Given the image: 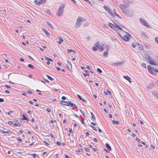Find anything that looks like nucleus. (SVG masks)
I'll list each match as a JSON object with an SVG mask.
<instances>
[{
  "label": "nucleus",
  "instance_id": "f257e3e1",
  "mask_svg": "<svg viewBox=\"0 0 158 158\" xmlns=\"http://www.w3.org/2000/svg\"><path fill=\"white\" fill-rule=\"evenodd\" d=\"M65 6L64 4H61L58 9L57 12L56 13V15L59 17H61L62 16L64 12V8Z\"/></svg>",
  "mask_w": 158,
  "mask_h": 158
},
{
  "label": "nucleus",
  "instance_id": "f03ea898",
  "mask_svg": "<svg viewBox=\"0 0 158 158\" xmlns=\"http://www.w3.org/2000/svg\"><path fill=\"white\" fill-rule=\"evenodd\" d=\"M85 20L82 17L79 16L77 19L76 21L75 27L76 28H77L80 27L82 24V22L84 21Z\"/></svg>",
  "mask_w": 158,
  "mask_h": 158
},
{
  "label": "nucleus",
  "instance_id": "7ed1b4c3",
  "mask_svg": "<svg viewBox=\"0 0 158 158\" xmlns=\"http://www.w3.org/2000/svg\"><path fill=\"white\" fill-rule=\"evenodd\" d=\"M131 35L128 33H127L126 35H124L122 38L123 40L125 41H128L131 38Z\"/></svg>",
  "mask_w": 158,
  "mask_h": 158
},
{
  "label": "nucleus",
  "instance_id": "20e7f679",
  "mask_svg": "<svg viewBox=\"0 0 158 158\" xmlns=\"http://www.w3.org/2000/svg\"><path fill=\"white\" fill-rule=\"evenodd\" d=\"M140 22L143 25L145 26L146 27L150 28L151 26L150 25H149L148 23L145 21L143 19H140Z\"/></svg>",
  "mask_w": 158,
  "mask_h": 158
},
{
  "label": "nucleus",
  "instance_id": "39448f33",
  "mask_svg": "<svg viewBox=\"0 0 158 158\" xmlns=\"http://www.w3.org/2000/svg\"><path fill=\"white\" fill-rule=\"evenodd\" d=\"M100 45L99 42L98 41L95 44L94 46L92 48V51H96L98 50Z\"/></svg>",
  "mask_w": 158,
  "mask_h": 158
},
{
  "label": "nucleus",
  "instance_id": "423d86ee",
  "mask_svg": "<svg viewBox=\"0 0 158 158\" xmlns=\"http://www.w3.org/2000/svg\"><path fill=\"white\" fill-rule=\"evenodd\" d=\"M103 8L106 11H107L108 13L110 14L112 17H113L114 16V14L111 11V10L107 7L104 6Z\"/></svg>",
  "mask_w": 158,
  "mask_h": 158
},
{
  "label": "nucleus",
  "instance_id": "0eeeda50",
  "mask_svg": "<svg viewBox=\"0 0 158 158\" xmlns=\"http://www.w3.org/2000/svg\"><path fill=\"white\" fill-rule=\"evenodd\" d=\"M66 67L69 70H71L72 69V65L70 63L69 61L68 60H67V63L66 64Z\"/></svg>",
  "mask_w": 158,
  "mask_h": 158
},
{
  "label": "nucleus",
  "instance_id": "6e6552de",
  "mask_svg": "<svg viewBox=\"0 0 158 158\" xmlns=\"http://www.w3.org/2000/svg\"><path fill=\"white\" fill-rule=\"evenodd\" d=\"M154 85V84L152 83L149 84L146 86L147 89L148 90H149L150 89L153 87Z\"/></svg>",
  "mask_w": 158,
  "mask_h": 158
},
{
  "label": "nucleus",
  "instance_id": "1a4fd4ad",
  "mask_svg": "<svg viewBox=\"0 0 158 158\" xmlns=\"http://www.w3.org/2000/svg\"><path fill=\"white\" fill-rule=\"evenodd\" d=\"M148 60L150 64L152 65H156V64L155 63L152 58H149L148 59Z\"/></svg>",
  "mask_w": 158,
  "mask_h": 158
},
{
  "label": "nucleus",
  "instance_id": "9d476101",
  "mask_svg": "<svg viewBox=\"0 0 158 158\" xmlns=\"http://www.w3.org/2000/svg\"><path fill=\"white\" fill-rule=\"evenodd\" d=\"M77 96L79 98L82 100L83 102L86 103V101H87V99L83 98L80 95L78 94L77 95Z\"/></svg>",
  "mask_w": 158,
  "mask_h": 158
},
{
  "label": "nucleus",
  "instance_id": "9b49d317",
  "mask_svg": "<svg viewBox=\"0 0 158 158\" xmlns=\"http://www.w3.org/2000/svg\"><path fill=\"white\" fill-rule=\"evenodd\" d=\"M123 64V62H122V61H119V62H118V63H113V64H112V65L113 66H115V65L120 66L121 65Z\"/></svg>",
  "mask_w": 158,
  "mask_h": 158
},
{
  "label": "nucleus",
  "instance_id": "f8f14e48",
  "mask_svg": "<svg viewBox=\"0 0 158 158\" xmlns=\"http://www.w3.org/2000/svg\"><path fill=\"white\" fill-rule=\"evenodd\" d=\"M1 131H2V133L3 134H5V133H7L8 134H11V131L10 130H8L6 131H4L3 130H1Z\"/></svg>",
  "mask_w": 158,
  "mask_h": 158
},
{
  "label": "nucleus",
  "instance_id": "ddd939ff",
  "mask_svg": "<svg viewBox=\"0 0 158 158\" xmlns=\"http://www.w3.org/2000/svg\"><path fill=\"white\" fill-rule=\"evenodd\" d=\"M60 104H61L62 105H65L67 106V104H68V103H67V102L64 101H61L60 102Z\"/></svg>",
  "mask_w": 158,
  "mask_h": 158
},
{
  "label": "nucleus",
  "instance_id": "4468645a",
  "mask_svg": "<svg viewBox=\"0 0 158 158\" xmlns=\"http://www.w3.org/2000/svg\"><path fill=\"white\" fill-rule=\"evenodd\" d=\"M124 78L127 80L128 81L131 82L130 78L127 76H123Z\"/></svg>",
  "mask_w": 158,
  "mask_h": 158
},
{
  "label": "nucleus",
  "instance_id": "2eb2a0df",
  "mask_svg": "<svg viewBox=\"0 0 158 158\" xmlns=\"http://www.w3.org/2000/svg\"><path fill=\"white\" fill-rule=\"evenodd\" d=\"M34 2L35 4L37 5H40L42 3V2L41 0L40 1H38L36 0H35Z\"/></svg>",
  "mask_w": 158,
  "mask_h": 158
},
{
  "label": "nucleus",
  "instance_id": "dca6fc26",
  "mask_svg": "<svg viewBox=\"0 0 158 158\" xmlns=\"http://www.w3.org/2000/svg\"><path fill=\"white\" fill-rule=\"evenodd\" d=\"M22 116L23 118L21 119L22 120H26L27 121L29 120V119L24 114Z\"/></svg>",
  "mask_w": 158,
  "mask_h": 158
},
{
  "label": "nucleus",
  "instance_id": "f3484780",
  "mask_svg": "<svg viewBox=\"0 0 158 158\" xmlns=\"http://www.w3.org/2000/svg\"><path fill=\"white\" fill-rule=\"evenodd\" d=\"M106 147L107 148V149L109 150V151L111 150V147L108 143H106Z\"/></svg>",
  "mask_w": 158,
  "mask_h": 158
},
{
  "label": "nucleus",
  "instance_id": "a211bd4d",
  "mask_svg": "<svg viewBox=\"0 0 158 158\" xmlns=\"http://www.w3.org/2000/svg\"><path fill=\"white\" fill-rule=\"evenodd\" d=\"M28 66L29 68L33 69H36V68L35 66H34L33 65L31 64H29L28 65Z\"/></svg>",
  "mask_w": 158,
  "mask_h": 158
},
{
  "label": "nucleus",
  "instance_id": "6ab92c4d",
  "mask_svg": "<svg viewBox=\"0 0 158 158\" xmlns=\"http://www.w3.org/2000/svg\"><path fill=\"white\" fill-rule=\"evenodd\" d=\"M44 11L45 13H46L48 14H50L51 13V11L50 10L48 9H45L44 10Z\"/></svg>",
  "mask_w": 158,
  "mask_h": 158
},
{
  "label": "nucleus",
  "instance_id": "aec40b11",
  "mask_svg": "<svg viewBox=\"0 0 158 158\" xmlns=\"http://www.w3.org/2000/svg\"><path fill=\"white\" fill-rule=\"evenodd\" d=\"M104 46V44H102L100 45V46H99V48L101 51H102L103 50V47Z\"/></svg>",
  "mask_w": 158,
  "mask_h": 158
},
{
  "label": "nucleus",
  "instance_id": "412c9836",
  "mask_svg": "<svg viewBox=\"0 0 158 158\" xmlns=\"http://www.w3.org/2000/svg\"><path fill=\"white\" fill-rule=\"evenodd\" d=\"M114 26L115 28H117L118 30H122V28L120 27L119 25L114 23Z\"/></svg>",
  "mask_w": 158,
  "mask_h": 158
},
{
  "label": "nucleus",
  "instance_id": "4be33fe9",
  "mask_svg": "<svg viewBox=\"0 0 158 158\" xmlns=\"http://www.w3.org/2000/svg\"><path fill=\"white\" fill-rule=\"evenodd\" d=\"M58 39L59 41H58V42L60 44H61V43L62 42H63V39L60 37H58Z\"/></svg>",
  "mask_w": 158,
  "mask_h": 158
},
{
  "label": "nucleus",
  "instance_id": "5701e85b",
  "mask_svg": "<svg viewBox=\"0 0 158 158\" xmlns=\"http://www.w3.org/2000/svg\"><path fill=\"white\" fill-rule=\"evenodd\" d=\"M47 24L52 29H54V27L50 23V22H46Z\"/></svg>",
  "mask_w": 158,
  "mask_h": 158
},
{
  "label": "nucleus",
  "instance_id": "b1692460",
  "mask_svg": "<svg viewBox=\"0 0 158 158\" xmlns=\"http://www.w3.org/2000/svg\"><path fill=\"white\" fill-rule=\"evenodd\" d=\"M108 25L112 29L115 27L114 25L111 23H109Z\"/></svg>",
  "mask_w": 158,
  "mask_h": 158
},
{
  "label": "nucleus",
  "instance_id": "393cba45",
  "mask_svg": "<svg viewBox=\"0 0 158 158\" xmlns=\"http://www.w3.org/2000/svg\"><path fill=\"white\" fill-rule=\"evenodd\" d=\"M45 60H46L47 61H53V60L51 59V58H49L47 57H45Z\"/></svg>",
  "mask_w": 158,
  "mask_h": 158
},
{
  "label": "nucleus",
  "instance_id": "a878e982",
  "mask_svg": "<svg viewBox=\"0 0 158 158\" xmlns=\"http://www.w3.org/2000/svg\"><path fill=\"white\" fill-rule=\"evenodd\" d=\"M45 60H46L47 61H53V60L51 59V58H49L47 57H45Z\"/></svg>",
  "mask_w": 158,
  "mask_h": 158
},
{
  "label": "nucleus",
  "instance_id": "bb28decb",
  "mask_svg": "<svg viewBox=\"0 0 158 158\" xmlns=\"http://www.w3.org/2000/svg\"><path fill=\"white\" fill-rule=\"evenodd\" d=\"M44 32H45L46 35L48 36H50V35L49 33L45 29L43 30Z\"/></svg>",
  "mask_w": 158,
  "mask_h": 158
},
{
  "label": "nucleus",
  "instance_id": "cd10ccee",
  "mask_svg": "<svg viewBox=\"0 0 158 158\" xmlns=\"http://www.w3.org/2000/svg\"><path fill=\"white\" fill-rule=\"evenodd\" d=\"M152 70H153L154 71L158 73V69L156 67H153L152 68Z\"/></svg>",
  "mask_w": 158,
  "mask_h": 158
},
{
  "label": "nucleus",
  "instance_id": "c85d7f7f",
  "mask_svg": "<svg viewBox=\"0 0 158 158\" xmlns=\"http://www.w3.org/2000/svg\"><path fill=\"white\" fill-rule=\"evenodd\" d=\"M138 44H133L131 45L134 48H136L138 46H139L138 45Z\"/></svg>",
  "mask_w": 158,
  "mask_h": 158
},
{
  "label": "nucleus",
  "instance_id": "c756f323",
  "mask_svg": "<svg viewBox=\"0 0 158 158\" xmlns=\"http://www.w3.org/2000/svg\"><path fill=\"white\" fill-rule=\"evenodd\" d=\"M71 106L73 108H77V106L76 105L73 103H71Z\"/></svg>",
  "mask_w": 158,
  "mask_h": 158
},
{
  "label": "nucleus",
  "instance_id": "7c9ffc66",
  "mask_svg": "<svg viewBox=\"0 0 158 158\" xmlns=\"http://www.w3.org/2000/svg\"><path fill=\"white\" fill-rule=\"evenodd\" d=\"M13 125L14 127H15L17 126H20L21 125L19 123H14L13 124Z\"/></svg>",
  "mask_w": 158,
  "mask_h": 158
},
{
  "label": "nucleus",
  "instance_id": "2f4dec72",
  "mask_svg": "<svg viewBox=\"0 0 158 158\" xmlns=\"http://www.w3.org/2000/svg\"><path fill=\"white\" fill-rule=\"evenodd\" d=\"M47 77L50 80L52 81L54 80V79L52 78L51 77H50V76L48 75H47Z\"/></svg>",
  "mask_w": 158,
  "mask_h": 158
},
{
  "label": "nucleus",
  "instance_id": "473e14b6",
  "mask_svg": "<svg viewBox=\"0 0 158 158\" xmlns=\"http://www.w3.org/2000/svg\"><path fill=\"white\" fill-rule=\"evenodd\" d=\"M148 69L150 73L152 72V68L150 66H148Z\"/></svg>",
  "mask_w": 158,
  "mask_h": 158
},
{
  "label": "nucleus",
  "instance_id": "72a5a7b5",
  "mask_svg": "<svg viewBox=\"0 0 158 158\" xmlns=\"http://www.w3.org/2000/svg\"><path fill=\"white\" fill-rule=\"evenodd\" d=\"M154 95L157 98H158V93L157 92H155L153 93Z\"/></svg>",
  "mask_w": 158,
  "mask_h": 158
},
{
  "label": "nucleus",
  "instance_id": "f704fd0d",
  "mask_svg": "<svg viewBox=\"0 0 158 158\" xmlns=\"http://www.w3.org/2000/svg\"><path fill=\"white\" fill-rule=\"evenodd\" d=\"M91 118L94 119H95V116L94 115V114L92 112H91Z\"/></svg>",
  "mask_w": 158,
  "mask_h": 158
},
{
  "label": "nucleus",
  "instance_id": "c9c22d12",
  "mask_svg": "<svg viewBox=\"0 0 158 158\" xmlns=\"http://www.w3.org/2000/svg\"><path fill=\"white\" fill-rule=\"evenodd\" d=\"M112 122L114 124H118V122L117 121H115L114 120H113L112 121Z\"/></svg>",
  "mask_w": 158,
  "mask_h": 158
},
{
  "label": "nucleus",
  "instance_id": "e433bc0d",
  "mask_svg": "<svg viewBox=\"0 0 158 158\" xmlns=\"http://www.w3.org/2000/svg\"><path fill=\"white\" fill-rule=\"evenodd\" d=\"M85 2H86L87 3H89V4H90L91 6H92V4L91 3V2L89 1L88 0H83Z\"/></svg>",
  "mask_w": 158,
  "mask_h": 158
},
{
  "label": "nucleus",
  "instance_id": "4c0bfd02",
  "mask_svg": "<svg viewBox=\"0 0 158 158\" xmlns=\"http://www.w3.org/2000/svg\"><path fill=\"white\" fill-rule=\"evenodd\" d=\"M97 71L98 72V73L100 74L102 73V70L99 68H97Z\"/></svg>",
  "mask_w": 158,
  "mask_h": 158
},
{
  "label": "nucleus",
  "instance_id": "58836bf2",
  "mask_svg": "<svg viewBox=\"0 0 158 158\" xmlns=\"http://www.w3.org/2000/svg\"><path fill=\"white\" fill-rule=\"evenodd\" d=\"M139 143H141V142L140 141V140L138 138L136 137L135 139Z\"/></svg>",
  "mask_w": 158,
  "mask_h": 158
},
{
  "label": "nucleus",
  "instance_id": "ea45409f",
  "mask_svg": "<svg viewBox=\"0 0 158 158\" xmlns=\"http://www.w3.org/2000/svg\"><path fill=\"white\" fill-rule=\"evenodd\" d=\"M113 11L114 12V13H113L114 14V16L113 17H114V16L115 15L117 16V15H118L117 14L116 12L115 11V9L114 8L113 9Z\"/></svg>",
  "mask_w": 158,
  "mask_h": 158
},
{
  "label": "nucleus",
  "instance_id": "a19ab883",
  "mask_svg": "<svg viewBox=\"0 0 158 158\" xmlns=\"http://www.w3.org/2000/svg\"><path fill=\"white\" fill-rule=\"evenodd\" d=\"M138 45H139V46H139V49L140 50H142L143 47L142 46L141 44H138Z\"/></svg>",
  "mask_w": 158,
  "mask_h": 158
},
{
  "label": "nucleus",
  "instance_id": "79ce46f5",
  "mask_svg": "<svg viewBox=\"0 0 158 158\" xmlns=\"http://www.w3.org/2000/svg\"><path fill=\"white\" fill-rule=\"evenodd\" d=\"M83 152L81 148H79L77 150H76V152Z\"/></svg>",
  "mask_w": 158,
  "mask_h": 158
},
{
  "label": "nucleus",
  "instance_id": "37998d69",
  "mask_svg": "<svg viewBox=\"0 0 158 158\" xmlns=\"http://www.w3.org/2000/svg\"><path fill=\"white\" fill-rule=\"evenodd\" d=\"M72 51L73 50H72V49H68L67 50V52H66V53L68 54L69 52H72Z\"/></svg>",
  "mask_w": 158,
  "mask_h": 158
},
{
  "label": "nucleus",
  "instance_id": "c03bdc74",
  "mask_svg": "<svg viewBox=\"0 0 158 158\" xmlns=\"http://www.w3.org/2000/svg\"><path fill=\"white\" fill-rule=\"evenodd\" d=\"M155 42L158 44V37H156L155 39Z\"/></svg>",
  "mask_w": 158,
  "mask_h": 158
},
{
  "label": "nucleus",
  "instance_id": "a18cd8bd",
  "mask_svg": "<svg viewBox=\"0 0 158 158\" xmlns=\"http://www.w3.org/2000/svg\"><path fill=\"white\" fill-rule=\"evenodd\" d=\"M141 143L144 145L145 146L146 148H148V146H147V145H146L145 143L144 142H141Z\"/></svg>",
  "mask_w": 158,
  "mask_h": 158
},
{
  "label": "nucleus",
  "instance_id": "49530a36",
  "mask_svg": "<svg viewBox=\"0 0 158 158\" xmlns=\"http://www.w3.org/2000/svg\"><path fill=\"white\" fill-rule=\"evenodd\" d=\"M31 155L33 156L34 158H35L37 156V154L35 153H33L31 154Z\"/></svg>",
  "mask_w": 158,
  "mask_h": 158
},
{
  "label": "nucleus",
  "instance_id": "de8ad7c7",
  "mask_svg": "<svg viewBox=\"0 0 158 158\" xmlns=\"http://www.w3.org/2000/svg\"><path fill=\"white\" fill-rule=\"evenodd\" d=\"M107 54L108 53L107 52H104L103 53V56H107Z\"/></svg>",
  "mask_w": 158,
  "mask_h": 158
},
{
  "label": "nucleus",
  "instance_id": "09e8293b",
  "mask_svg": "<svg viewBox=\"0 0 158 158\" xmlns=\"http://www.w3.org/2000/svg\"><path fill=\"white\" fill-rule=\"evenodd\" d=\"M93 140L94 141L97 143H98V140L96 138H94L93 139Z\"/></svg>",
  "mask_w": 158,
  "mask_h": 158
},
{
  "label": "nucleus",
  "instance_id": "8fccbe9b",
  "mask_svg": "<svg viewBox=\"0 0 158 158\" xmlns=\"http://www.w3.org/2000/svg\"><path fill=\"white\" fill-rule=\"evenodd\" d=\"M67 103H68V104H67V105H67V106H69L70 105L71 106V103H72V102L70 101H69L68 102H67Z\"/></svg>",
  "mask_w": 158,
  "mask_h": 158
},
{
  "label": "nucleus",
  "instance_id": "3c124183",
  "mask_svg": "<svg viewBox=\"0 0 158 158\" xmlns=\"http://www.w3.org/2000/svg\"><path fill=\"white\" fill-rule=\"evenodd\" d=\"M13 123L12 121H9L8 122V124L9 125H11L13 124Z\"/></svg>",
  "mask_w": 158,
  "mask_h": 158
},
{
  "label": "nucleus",
  "instance_id": "603ef678",
  "mask_svg": "<svg viewBox=\"0 0 158 158\" xmlns=\"http://www.w3.org/2000/svg\"><path fill=\"white\" fill-rule=\"evenodd\" d=\"M90 126L92 127V128L94 130H95L96 131H97V130L96 129L95 127H94L91 125Z\"/></svg>",
  "mask_w": 158,
  "mask_h": 158
},
{
  "label": "nucleus",
  "instance_id": "864d4df0",
  "mask_svg": "<svg viewBox=\"0 0 158 158\" xmlns=\"http://www.w3.org/2000/svg\"><path fill=\"white\" fill-rule=\"evenodd\" d=\"M85 150L87 152H89V149L88 148H85Z\"/></svg>",
  "mask_w": 158,
  "mask_h": 158
},
{
  "label": "nucleus",
  "instance_id": "5fc2aeb1",
  "mask_svg": "<svg viewBox=\"0 0 158 158\" xmlns=\"http://www.w3.org/2000/svg\"><path fill=\"white\" fill-rule=\"evenodd\" d=\"M44 143H45V145L46 146H48L49 144V143L47 142H46L45 141H44Z\"/></svg>",
  "mask_w": 158,
  "mask_h": 158
},
{
  "label": "nucleus",
  "instance_id": "6e6d98bb",
  "mask_svg": "<svg viewBox=\"0 0 158 158\" xmlns=\"http://www.w3.org/2000/svg\"><path fill=\"white\" fill-rule=\"evenodd\" d=\"M46 110L48 112H51V110L50 108H47L46 109Z\"/></svg>",
  "mask_w": 158,
  "mask_h": 158
},
{
  "label": "nucleus",
  "instance_id": "4d7b16f0",
  "mask_svg": "<svg viewBox=\"0 0 158 158\" xmlns=\"http://www.w3.org/2000/svg\"><path fill=\"white\" fill-rule=\"evenodd\" d=\"M150 146H151V148H152L153 149H154L155 148V146L152 145H151Z\"/></svg>",
  "mask_w": 158,
  "mask_h": 158
},
{
  "label": "nucleus",
  "instance_id": "13d9d810",
  "mask_svg": "<svg viewBox=\"0 0 158 158\" xmlns=\"http://www.w3.org/2000/svg\"><path fill=\"white\" fill-rule=\"evenodd\" d=\"M80 112H81V113L82 114V115L84 116H85V114L84 113L82 112V110H80Z\"/></svg>",
  "mask_w": 158,
  "mask_h": 158
},
{
  "label": "nucleus",
  "instance_id": "bf43d9fd",
  "mask_svg": "<svg viewBox=\"0 0 158 158\" xmlns=\"http://www.w3.org/2000/svg\"><path fill=\"white\" fill-rule=\"evenodd\" d=\"M5 86L8 88H11V87L10 86L7 85H6Z\"/></svg>",
  "mask_w": 158,
  "mask_h": 158
},
{
  "label": "nucleus",
  "instance_id": "052dcab7",
  "mask_svg": "<svg viewBox=\"0 0 158 158\" xmlns=\"http://www.w3.org/2000/svg\"><path fill=\"white\" fill-rule=\"evenodd\" d=\"M81 122V123H82V124H85V122H84V121L82 120V119H80Z\"/></svg>",
  "mask_w": 158,
  "mask_h": 158
},
{
  "label": "nucleus",
  "instance_id": "680f3d73",
  "mask_svg": "<svg viewBox=\"0 0 158 158\" xmlns=\"http://www.w3.org/2000/svg\"><path fill=\"white\" fill-rule=\"evenodd\" d=\"M61 98L62 99H63V100H65L66 99V98L64 96H63Z\"/></svg>",
  "mask_w": 158,
  "mask_h": 158
},
{
  "label": "nucleus",
  "instance_id": "e2e57ef3",
  "mask_svg": "<svg viewBox=\"0 0 158 158\" xmlns=\"http://www.w3.org/2000/svg\"><path fill=\"white\" fill-rule=\"evenodd\" d=\"M13 113V111H12V110H10L9 112H8V114L9 115H10V113Z\"/></svg>",
  "mask_w": 158,
  "mask_h": 158
},
{
  "label": "nucleus",
  "instance_id": "0e129e2a",
  "mask_svg": "<svg viewBox=\"0 0 158 158\" xmlns=\"http://www.w3.org/2000/svg\"><path fill=\"white\" fill-rule=\"evenodd\" d=\"M142 66L144 68H146V65L145 64L143 63L142 64Z\"/></svg>",
  "mask_w": 158,
  "mask_h": 158
},
{
  "label": "nucleus",
  "instance_id": "69168bd1",
  "mask_svg": "<svg viewBox=\"0 0 158 158\" xmlns=\"http://www.w3.org/2000/svg\"><path fill=\"white\" fill-rule=\"evenodd\" d=\"M4 101V99L2 98H0V102H3Z\"/></svg>",
  "mask_w": 158,
  "mask_h": 158
},
{
  "label": "nucleus",
  "instance_id": "338daca9",
  "mask_svg": "<svg viewBox=\"0 0 158 158\" xmlns=\"http://www.w3.org/2000/svg\"><path fill=\"white\" fill-rule=\"evenodd\" d=\"M56 144L58 145H61V143L59 142H56Z\"/></svg>",
  "mask_w": 158,
  "mask_h": 158
},
{
  "label": "nucleus",
  "instance_id": "774afa93",
  "mask_svg": "<svg viewBox=\"0 0 158 158\" xmlns=\"http://www.w3.org/2000/svg\"><path fill=\"white\" fill-rule=\"evenodd\" d=\"M65 158H70V157L67 155H65Z\"/></svg>",
  "mask_w": 158,
  "mask_h": 158
}]
</instances>
